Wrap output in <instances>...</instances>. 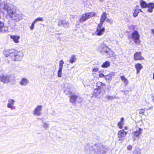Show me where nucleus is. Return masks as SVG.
Listing matches in <instances>:
<instances>
[{"instance_id": "20", "label": "nucleus", "mask_w": 154, "mask_h": 154, "mask_svg": "<svg viewBox=\"0 0 154 154\" xmlns=\"http://www.w3.org/2000/svg\"><path fill=\"white\" fill-rule=\"evenodd\" d=\"M134 59L135 60H142L144 58L141 56V52H137L135 53L134 55Z\"/></svg>"}, {"instance_id": "42", "label": "nucleus", "mask_w": 154, "mask_h": 154, "mask_svg": "<svg viewBox=\"0 0 154 154\" xmlns=\"http://www.w3.org/2000/svg\"><path fill=\"white\" fill-rule=\"evenodd\" d=\"M49 126L47 124V123L45 122H44L43 125V126L45 128H48Z\"/></svg>"}, {"instance_id": "1", "label": "nucleus", "mask_w": 154, "mask_h": 154, "mask_svg": "<svg viewBox=\"0 0 154 154\" xmlns=\"http://www.w3.org/2000/svg\"><path fill=\"white\" fill-rule=\"evenodd\" d=\"M85 150L88 153L106 154L108 148L100 143H97L90 147H86Z\"/></svg>"}, {"instance_id": "41", "label": "nucleus", "mask_w": 154, "mask_h": 154, "mask_svg": "<svg viewBox=\"0 0 154 154\" xmlns=\"http://www.w3.org/2000/svg\"><path fill=\"white\" fill-rule=\"evenodd\" d=\"M140 151L139 149H137L135 151L134 154H140Z\"/></svg>"}, {"instance_id": "50", "label": "nucleus", "mask_w": 154, "mask_h": 154, "mask_svg": "<svg viewBox=\"0 0 154 154\" xmlns=\"http://www.w3.org/2000/svg\"><path fill=\"white\" fill-rule=\"evenodd\" d=\"M153 78L154 79V73L153 74Z\"/></svg>"}, {"instance_id": "19", "label": "nucleus", "mask_w": 154, "mask_h": 154, "mask_svg": "<svg viewBox=\"0 0 154 154\" xmlns=\"http://www.w3.org/2000/svg\"><path fill=\"white\" fill-rule=\"evenodd\" d=\"M4 9L6 11L8 14L9 15L11 14V12H12L14 10L12 7H10L7 4H5L4 6Z\"/></svg>"}, {"instance_id": "8", "label": "nucleus", "mask_w": 154, "mask_h": 154, "mask_svg": "<svg viewBox=\"0 0 154 154\" xmlns=\"http://www.w3.org/2000/svg\"><path fill=\"white\" fill-rule=\"evenodd\" d=\"M103 25L99 24L97 29L96 31L95 32V34L98 36L102 35L105 32L104 27H102Z\"/></svg>"}, {"instance_id": "28", "label": "nucleus", "mask_w": 154, "mask_h": 154, "mask_svg": "<svg viewBox=\"0 0 154 154\" xmlns=\"http://www.w3.org/2000/svg\"><path fill=\"white\" fill-rule=\"evenodd\" d=\"M105 84L102 83L100 82H98L97 83V89L101 90V89L103 88L104 86H105Z\"/></svg>"}, {"instance_id": "10", "label": "nucleus", "mask_w": 154, "mask_h": 154, "mask_svg": "<svg viewBox=\"0 0 154 154\" xmlns=\"http://www.w3.org/2000/svg\"><path fill=\"white\" fill-rule=\"evenodd\" d=\"M42 106L41 105L38 106L33 110V114L36 116H40L41 114Z\"/></svg>"}, {"instance_id": "39", "label": "nucleus", "mask_w": 154, "mask_h": 154, "mask_svg": "<svg viewBox=\"0 0 154 154\" xmlns=\"http://www.w3.org/2000/svg\"><path fill=\"white\" fill-rule=\"evenodd\" d=\"M106 20L107 22L109 23L110 24H112L113 23V20L112 19L107 18L106 19Z\"/></svg>"}, {"instance_id": "16", "label": "nucleus", "mask_w": 154, "mask_h": 154, "mask_svg": "<svg viewBox=\"0 0 154 154\" xmlns=\"http://www.w3.org/2000/svg\"><path fill=\"white\" fill-rule=\"evenodd\" d=\"M116 74V72H111L109 74L105 75V79L107 82H109L111 81L112 77L115 75Z\"/></svg>"}, {"instance_id": "43", "label": "nucleus", "mask_w": 154, "mask_h": 154, "mask_svg": "<svg viewBox=\"0 0 154 154\" xmlns=\"http://www.w3.org/2000/svg\"><path fill=\"white\" fill-rule=\"evenodd\" d=\"M35 23H34V21L32 23L31 26L30 27V28L31 30H33L34 28V24Z\"/></svg>"}, {"instance_id": "36", "label": "nucleus", "mask_w": 154, "mask_h": 154, "mask_svg": "<svg viewBox=\"0 0 154 154\" xmlns=\"http://www.w3.org/2000/svg\"><path fill=\"white\" fill-rule=\"evenodd\" d=\"M146 108L144 109H141L139 110V113L140 114L145 115L144 113L145 111Z\"/></svg>"}, {"instance_id": "45", "label": "nucleus", "mask_w": 154, "mask_h": 154, "mask_svg": "<svg viewBox=\"0 0 154 154\" xmlns=\"http://www.w3.org/2000/svg\"><path fill=\"white\" fill-rule=\"evenodd\" d=\"M153 108V107L152 106H151L150 107H149L147 108L145 110H150L152 109Z\"/></svg>"}, {"instance_id": "51", "label": "nucleus", "mask_w": 154, "mask_h": 154, "mask_svg": "<svg viewBox=\"0 0 154 154\" xmlns=\"http://www.w3.org/2000/svg\"><path fill=\"white\" fill-rule=\"evenodd\" d=\"M153 102H154V97H153Z\"/></svg>"}, {"instance_id": "14", "label": "nucleus", "mask_w": 154, "mask_h": 154, "mask_svg": "<svg viewBox=\"0 0 154 154\" xmlns=\"http://www.w3.org/2000/svg\"><path fill=\"white\" fill-rule=\"evenodd\" d=\"M29 81L28 79L26 77L22 78L19 82L20 85L22 86H26L29 83Z\"/></svg>"}, {"instance_id": "17", "label": "nucleus", "mask_w": 154, "mask_h": 154, "mask_svg": "<svg viewBox=\"0 0 154 154\" xmlns=\"http://www.w3.org/2000/svg\"><path fill=\"white\" fill-rule=\"evenodd\" d=\"M8 27L4 25V23L0 21V32L5 33L8 31Z\"/></svg>"}, {"instance_id": "12", "label": "nucleus", "mask_w": 154, "mask_h": 154, "mask_svg": "<svg viewBox=\"0 0 154 154\" xmlns=\"http://www.w3.org/2000/svg\"><path fill=\"white\" fill-rule=\"evenodd\" d=\"M126 134L127 132L125 131L124 130H122L119 131L118 134L119 140L122 141H123L124 140V137L126 136Z\"/></svg>"}, {"instance_id": "37", "label": "nucleus", "mask_w": 154, "mask_h": 154, "mask_svg": "<svg viewBox=\"0 0 154 154\" xmlns=\"http://www.w3.org/2000/svg\"><path fill=\"white\" fill-rule=\"evenodd\" d=\"M64 63V62H63V61L62 60H61L60 61L59 66V68L63 69V65Z\"/></svg>"}, {"instance_id": "32", "label": "nucleus", "mask_w": 154, "mask_h": 154, "mask_svg": "<svg viewBox=\"0 0 154 154\" xmlns=\"http://www.w3.org/2000/svg\"><path fill=\"white\" fill-rule=\"evenodd\" d=\"M76 60L75 56L74 55H73L70 57L69 61L70 63H72L75 61Z\"/></svg>"}, {"instance_id": "26", "label": "nucleus", "mask_w": 154, "mask_h": 154, "mask_svg": "<svg viewBox=\"0 0 154 154\" xmlns=\"http://www.w3.org/2000/svg\"><path fill=\"white\" fill-rule=\"evenodd\" d=\"M80 98L79 97H78L75 95H72L70 96V101L72 103L74 102L75 100L80 99Z\"/></svg>"}, {"instance_id": "48", "label": "nucleus", "mask_w": 154, "mask_h": 154, "mask_svg": "<svg viewBox=\"0 0 154 154\" xmlns=\"http://www.w3.org/2000/svg\"><path fill=\"white\" fill-rule=\"evenodd\" d=\"M137 10H138V11H139V12H140V11H141V9H137Z\"/></svg>"}, {"instance_id": "35", "label": "nucleus", "mask_w": 154, "mask_h": 154, "mask_svg": "<svg viewBox=\"0 0 154 154\" xmlns=\"http://www.w3.org/2000/svg\"><path fill=\"white\" fill-rule=\"evenodd\" d=\"M99 77H98V78H104L105 77V75L103 74V73H102L101 71H100L99 72Z\"/></svg>"}, {"instance_id": "34", "label": "nucleus", "mask_w": 154, "mask_h": 154, "mask_svg": "<svg viewBox=\"0 0 154 154\" xmlns=\"http://www.w3.org/2000/svg\"><path fill=\"white\" fill-rule=\"evenodd\" d=\"M43 19L42 17H39L35 19L34 20V23H35L38 21H43Z\"/></svg>"}, {"instance_id": "9", "label": "nucleus", "mask_w": 154, "mask_h": 154, "mask_svg": "<svg viewBox=\"0 0 154 154\" xmlns=\"http://www.w3.org/2000/svg\"><path fill=\"white\" fill-rule=\"evenodd\" d=\"M142 130L140 128H137L135 131H134L132 133V138L133 140L134 141L136 137H138L139 135L141 134Z\"/></svg>"}, {"instance_id": "7", "label": "nucleus", "mask_w": 154, "mask_h": 154, "mask_svg": "<svg viewBox=\"0 0 154 154\" xmlns=\"http://www.w3.org/2000/svg\"><path fill=\"white\" fill-rule=\"evenodd\" d=\"M11 76L2 74L0 75V81L4 83H7L11 82Z\"/></svg>"}, {"instance_id": "27", "label": "nucleus", "mask_w": 154, "mask_h": 154, "mask_svg": "<svg viewBox=\"0 0 154 154\" xmlns=\"http://www.w3.org/2000/svg\"><path fill=\"white\" fill-rule=\"evenodd\" d=\"M124 119L123 117H122L121 119V120L118 123V126L119 128L120 129L122 128L124 124Z\"/></svg>"}, {"instance_id": "6", "label": "nucleus", "mask_w": 154, "mask_h": 154, "mask_svg": "<svg viewBox=\"0 0 154 154\" xmlns=\"http://www.w3.org/2000/svg\"><path fill=\"white\" fill-rule=\"evenodd\" d=\"M9 15L11 17L12 19L16 21H18L21 20L22 18L21 15L19 14H17L14 10Z\"/></svg>"}, {"instance_id": "5", "label": "nucleus", "mask_w": 154, "mask_h": 154, "mask_svg": "<svg viewBox=\"0 0 154 154\" xmlns=\"http://www.w3.org/2000/svg\"><path fill=\"white\" fill-rule=\"evenodd\" d=\"M105 93V91L100 89H95L94 90L93 97L97 99L102 97Z\"/></svg>"}, {"instance_id": "18", "label": "nucleus", "mask_w": 154, "mask_h": 154, "mask_svg": "<svg viewBox=\"0 0 154 154\" xmlns=\"http://www.w3.org/2000/svg\"><path fill=\"white\" fill-rule=\"evenodd\" d=\"M99 68L97 66L93 67L92 70V75L94 77L95 79H98V77L96 75V73L99 72Z\"/></svg>"}, {"instance_id": "29", "label": "nucleus", "mask_w": 154, "mask_h": 154, "mask_svg": "<svg viewBox=\"0 0 154 154\" xmlns=\"http://www.w3.org/2000/svg\"><path fill=\"white\" fill-rule=\"evenodd\" d=\"M110 63L108 61H106L101 65L102 68H107L110 66Z\"/></svg>"}, {"instance_id": "31", "label": "nucleus", "mask_w": 154, "mask_h": 154, "mask_svg": "<svg viewBox=\"0 0 154 154\" xmlns=\"http://www.w3.org/2000/svg\"><path fill=\"white\" fill-rule=\"evenodd\" d=\"M140 4L141 7L145 8L147 7L148 4H146V2L143 0H141L140 2Z\"/></svg>"}, {"instance_id": "30", "label": "nucleus", "mask_w": 154, "mask_h": 154, "mask_svg": "<svg viewBox=\"0 0 154 154\" xmlns=\"http://www.w3.org/2000/svg\"><path fill=\"white\" fill-rule=\"evenodd\" d=\"M106 54H108L110 57L112 56L114 57L116 56V55L113 51L109 48V50L107 52Z\"/></svg>"}, {"instance_id": "44", "label": "nucleus", "mask_w": 154, "mask_h": 154, "mask_svg": "<svg viewBox=\"0 0 154 154\" xmlns=\"http://www.w3.org/2000/svg\"><path fill=\"white\" fill-rule=\"evenodd\" d=\"M132 146L131 145H129L127 146V149L129 150H130L132 149Z\"/></svg>"}, {"instance_id": "24", "label": "nucleus", "mask_w": 154, "mask_h": 154, "mask_svg": "<svg viewBox=\"0 0 154 154\" xmlns=\"http://www.w3.org/2000/svg\"><path fill=\"white\" fill-rule=\"evenodd\" d=\"M135 67L136 69L137 73L138 74L140 70L142 68V66L140 63H138L135 65Z\"/></svg>"}, {"instance_id": "25", "label": "nucleus", "mask_w": 154, "mask_h": 154, "mask_svg": "<svg viewBox=\"0 0 154 154\" xmlns=\"http://www.w3.org/2000/svg\"><path fill=\"white\" fill-rule=\"evenodd\" d=\"M120 78L122 81L124 82V85L125 86H127L128 84V79L124 76H121Z\"/></svg>"}, {"instance_id": "15", "label": "nucleus", "mask_w": 154, "mask_h": 154, "mask_svg": "<svg viewBox=\"0 0 154 154\" xmlns=\"http://www.w3.org/2000/svg\"><path fill=\"white\" fill-rule=\"evenodd\" d=\"M58 25L63 26L65 27H68L69 26V23L68 22L65 20H60L58 22Z\"/></svg>"}, {"instance_id": "46", "label": "nucleus", "mask_w": 154, "mask_h": 154, "mask_svg": "<svg viewBox=\"0 0 154 154\" xmlns=\"http://www.w3.org/2000/svg\"><path fill=\"white\" fill-rule=\"evenodd\" d=\"M2 4L3 3L2 2V0H0V8H2L1 6L2 5Z\"/></svg>"}, {"instance_id": "11", "label": "nucleus", "mask_w": 154, "mask_h": 154, "mask_svg": "<svg viewBox=\"0 0 154 154\" xmlns=\"http://www.w3.org/2000/svg\"><path fill=\"white\" fill-rule=\"evenodd\" d=\"M99 50L100 52L102 54H106L108 51L109 50V48L105 44H102L100 45Z\"/></svg>"}, {"instance_id": "49", "label": "nucleus", "mask_w": 154, "mask_h": 154, "mask_svg": "<svg viewBox=\"0 0 154 154\" xmlns=\"http://www.w3.org/2000/svg\"><path fill=\"white\" fill-rule=\"evenodd\" d=\"M127 128H128L127 127H125V129H126V130H127L128 129Z\"/></svg>"}, {"instance_id": "3", "label": "nucleus", "mask_w": 154, "mask_h": 154, "mask_svg": "<svg viewBox=\"0 0 154 154\" xmlns=\"http://www.w3.org/2000/svg\"><path fill=\"white\" fill-rule=\"evenodd\" d=\"M96 15L95 13L93 12L83 14L80 18V22L82 23L87 19L95 16Z\"/></svg>"}, {"instance_id": "38", "label": "nucleus", "mask_w": 154, "mask_h": 154, "mask_svg": "<svg viewBox=\"0 0 154 154\" xmlns=\"http://www.w3.org/2000/svg\"><path fill=\"white\" fill-rule=\"evenodd\" d=\"M139 12L138 10L135 9L134 11V12L133 13V15L134 17H136L137 16L138 13Z\"/></svg>"}, {"instance_id": "22", "label": "nucleus", "mask_w": 154, "mask_h": 154, "mask_svg": "<svg viewBox=\"0 0 154 154\" xmlns=\"http://www.w3.org/2000/svg\"><path fill=\"white\" fill-rule=\"evenodd\" d=\"M147 7L149 8L148 10V12L152 13L154 8V4L152 3H149L148 4Z\"/></svg>"}, {"instance_id": "23", "label": "nucleus", "mask_w": 154, "mask_h": 154, "mask_svg": "<svg viewBox=\"0 0 154 154\" xmlns=\"http://www.w3.org/2000/svg\"><path fill=\"white\" fill-rule=\"evenodd\" d=\"M106 17V14L105 12H103L102 14L101 18L100 23L99 24H103Z\"/></svg>"}, {"instance_id": "2", "label": "nucleus", "mask_w": 154, "mask_h": 154, "mask_svg": "<svg viewBox=\"0 0 154 154\" xmlns=\"http://www.w3.org/2000/svg\"><path fill=\"white\" fill-rule=\"evenodd\" d=\"M3 53L5 56H9L13 61L19 60L23 56V53L22 51H18L14 50H5L4 51Z\"/></svg>"}, {"instance_id": "47", "label": "nucleus", "mask_w": 154, "mask_h": 154, "mask_svg": "<svg viewBox=\"0 0 154 154\" xmlns=\"http://www.w3.org/2000/svg\"><path fill=\"white\" fill-rule=\"evenodd\" d=\"M151 31H152V33L154 35V29H152Z\"/></svg>"}, {"instance_id": "33", "label": "nucleus", "mask_w": 154, "mask_h": 154, "mask_svg": "<svg viewBox=\"0 0 154 154\" xmlns=\"http://www.w3.org/2000/svg\"><path fill=\"white\" fill-rule=\"evenodd\" d=\"M63 69L59 68L57 72V76L59 77H61L62 76V70Z\"/></svg>"}, {"instance_id": "21", "label": "nucleus", "mask_w": 154, "mask_h": 154, "mask_svg": "<svg viewBox=\"0 0 154 154\" xmlns=\"http://www.w3.org/2000/svg\"><path fill=\"white\" fill-rule=\"evenodd\" d=\"M10 37L15 43H17L19 42V39L20 38V36L16 35H11Z\"/></svg>"}, {"instance_id": "13", "label": "nucleus", "mask_w": 154, "mask_h": 154, "mask_svg": "<svg viewBox=\"0 0 154 154\" xmlns=\"http://www.w3.org/2000/svg\"><path fill=\"white\" fill-rule=\"evenodd\" d=\"M15 102L14 100L12 99H9L8 101L7 104V107L10 109L11 110H13L15 108V107L14 106V103Z\"/></svg>"}, {"instance_id": "4", "label": "nucleus", "mask_w": 154, "mask_h": 154, "mask_svg": "<svg viewBox=\"0 0 154 154\" xmlns=\"http://www.w3.org/2000/svg\"><path fill=\"white\" fill-rule=\"evenodd\" d=\"M139 37L140 35L138 32L137 31H134L131 34V38L136 44H139L140 43Z\"/></svg>"}, {"instance_id": "40", "label": "nucleus", "mask_w": 154, "mask_h": 154, "mask_svg": "<svg viewBox=\"0 0 154 154\" xmlns=\"http://www.w3.org/2000/svg\"><path fill=\"white\" fill-rule=\"evenodd\" d=\"M106 98L109 100L111 99L112 100L114 98V97L113 96H110L109 95L106 96Z\"/></svg>"}]
</instances>
